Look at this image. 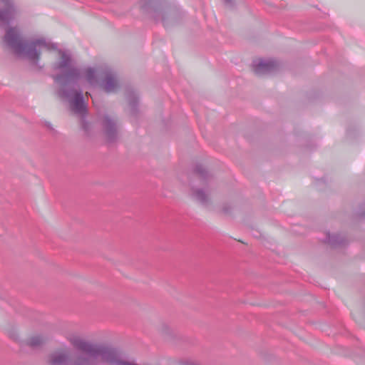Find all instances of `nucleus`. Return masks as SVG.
Wrapping results in <instances>:
<instances>
[{
    "label": "nucleus",
    "instance_id": "1",
    "mask_svg": "<svg viewBox=\"0 0 365 365\" xmlns=\"http://www.w3.org/2000/svg\"><path fill=\"white\" fill-rule=\"evenodd\" d=\"M4 42L16 56L26 57L35 64L41 57V51L38 48H44L48 51L58 50L61 60L53 64V69L61 73L51 76L54 82L58 85L56 94L62 101L69 103L74 113L81 116L86 115L87 105L79 85L82 78L81 70L73 66V60L70 53L58 49L56 43L47 41L44 38L24 40L21 30L17 26H10L6 30Z\"/></svg>",
    "mask_w": 365,
    "mask_h": 365
},
{
    "label": "nucleus",
    "instance_id": "2",
    "mask_svg": "<svg viewBox=\"0 0 365 365\" xmlns=\"http://www.w3.org/2000/svg\"><path fill=\"white\" fill-rule=\"evenodd\" d=\"M140 8L142 12L150 14L155 21H160L165 28L177 24L182 16L178 8L163 6L155 0H142Z\"/></svg>",
    "mask_w": 365,
    "mask_h": 365
},
{
    "label": "nucleus",
    "instance_id": "3",
    "mask_svg": "<svg viewBox=\"0 0 365 365\" xmlns=\"http://www.w3.org/2000/svg\"><path fill=\"white\" fill-rule=\"evenodd\" d=\"M101 126L106 142L109 144L116 142L118 137L116 120L108 115H104L101 119Z\"/></svg>",
    "mask_w": 365,
    "mask_h": 365
},
{
    "label": "nucleus",
    "instance_id": "4",
    "mask_svg": "<svg viewBox=\"0 0 365 365\" xmlns=\"http://www.w3.org/2000/svg\"><path fill=\"white\" fill-rule=\"evenodd\" d=\"M3 6L0 7V26L4 27L11 24L18 14V9L13 0H0Z\"/></svg>",
    "mask_w": 365,
    "mask_h": 365
},
{
    "label": "nucleus",
    "instance_id": "5",
    "mask_svg": "<svg viewBox=\"0 0 365 365\" xmlns=\"http://www.w3.org/2000/svg\"><path fill=\"white\" fill-rule=\"evenodd\" d=\"M71 362L69 349L64 348L56 350L48 356V365H70Z\"/></svg>",
    "mask_w": 365,
    "mask_h": 365
},
{
    "label": "nucleus",
    "instance_id": "6",
    "mask_svg": "<svg viewBox=\"0 0 365 365\" xmlns=\"http://www.w3.org/2000/svg\"><path fill=\"white\" fill-rule=\"evenodd\" d=\"M279 66L274 60H256L252 63L254 72L259 76L273 73L279 68Z\"/></svg>",
    "mask_w": 365,
    "mask_h": 365
},
{
    "label": "nucleus",
    "instance_id": "7",
    "mask_svg": "<svg viewBox=\"0 0 365 365\" xmlns=\"http://www.w3.org/2000/svg\"><path fill=\"white\" fill-rule=\"evenodd\" d=\"M210 191L204 188L192 187L191 197L199 202L201 205L207 206L210 202Z\"/></svg>",
    "mask_w": 365,
    "mask_h": 365
},
{
    "label": "nucleus",
    "instance_id": "8",
    "mask_svg": "<svg viewBox=\"0 0 365 365\" xmlns=\"http://www.w3.org/2000/svg\"><path fill=\"white\" fill-rule=\"evenodd\" d=\"M101 85L104 91L108 93L116 92L119 88V83L115 75L110 71L106 72Z\"/></svg>",
    "mask_w": 365,
    "mask_h": 365
},
{
    "label": "nucleus",
    "instance_id": "9",
    "mask_svg": "<svg viewBox=\"0 0 365 365\" xmlns=\"http://www.w3.org/2000/svg\"><path fill=\"white\" fill-rule=\"evenodd\" d=\"M325 235V242L330 245L331 247H340L347 244V240L344 235L338 233L331 234L329 232H326Z\"/></svg>",
    "mask_w": 365,
    "mask_h": 365
},
{
    "label": "nucleus",
    "instance_id": "10",
    "mask_svg": "<svg viewBox=\"0 0 365 365\" xmlns=\"http://www.w3.org/2000/svg\"><path fill=\"white\" fill-rule=\"evenodd\" d=\"M193 173L199 178L202 183L207 185L212 179V175L202 164L197 163L193 168Z\"/></svg>",
    "mask_w": 365,
    "mask_h": 365
},
{
    "label": "nucleus",
    "instance_id": "11",
    "mask_svg": "<svg viewBox=\"0 0 365 365\" xmlns=\"http://www.w3.org/2000/svg\"><path fill=\"white\" fill-rule=\"evenodd\" d=\"M84 354H79L76 355L71 360L70 365H98L96 358H93L91 355H86Z\"/></svg>",
    "mask_w": 365,
    "mask_h": 365
},
{
    "label": "nucleus",
    "instance_id": "12",
    "mask_svg": "<svg viewBox=\"0 0 365 365\" xmlns=\"http://www.w3.org/2000/svg\"><path fill=\"white\" fill-rule=\"evenodd\" d=\"M46 339L41 335L37 334L31 336L26 340L20 341V346L24 348L25 346H29L31 349H38L43 346Z\"/></svg>",
    "mask_w": 365,
    "mask_h": 365
},
{
    "label": "nucleus",
    "instance_id": "13",
    "mask_svg": "<svg viewBox=\"0 0 365 365\" xmlns=\"http://www.w3.org/2000/svg\"><path fill=\"white\" fill-rule=\"evenodd\" d=\"M126 98L130 106V114L132 115L136 116L138 113V96L136 94L135 91H128L127 93Z\"/></svg>",
    "mask_w": 365,
    "mask_h": 365
},
{
    "label": "nucleus",
    "instance_id": "14",
    "mask_svg": "<svg viewBox=\"0 0 365 365\" xmlns=\"http://www.w3.org/2000/svg\"><path fill=\"white\" fill-rule=\"evenodd\" d=\"M84 74L86 81L88 83L91 85L94 86L98 83V79L96 77V71L95 68L91 67H88L84 70Z\"/></svg>",
    "mask_w": 365,
    "mask_h": 365
},
{
    "label": "nucleus",
    "instance_id": "15",
    "mask_svg": "<svg viewBox=\"0 0 365 365\" xmlns=\"http://www.w3.org/2000/svg\"><path fill=\"white\" fill-rule=\"evenodd\" d=\"M357 216L360 218L365 217V203L360 207Z\"/></svg>",
    "mask_w": 365,
    "mask_h": 365
},
{
    "label": "nucleus",
    "instance_id": "16",
    "mask_svg": "<svg viewBox=\"0 0 365 365\" xmlns=\"http://www.w3.org/2000/svg\"><path fill=\"white\" fill-rule=\"evenodd\" d=\"M232 210V207L228 204H225L222 206V210L225 214H229Z\"/></svg>",
    "mask_w": 365,
    "mask_h": 365
},
{
    "label": "nucleus",
    "instance_id": "17",
    "mask_svg": "<svg viewBox=\"0 0 365 365\" xmlns=\"http://www.w3.org/2000/svg\"><path fill=\"white\" fill-rule=\"evenodd\" d=\"M9 336L15 341H18L20 344V341H21L19 339V336L17 333L16 332H11L9 333Z\"/></svg>",
    "mask_w": 365,
    "mask_h": 365
},
{
    "label": "nucleus",
    "instance_id": "18",
    "mask_svg": "<svg viewBox=\"0 0 365 365\" xmlns=\"http://www.w3.org/2000/svg\"><path fill=\"white\" fill-rule=\"evenodd\" d=\"M223 1L225 3V4L230 8H232L235 6V3H234L233 0H223Z\"/></svg>",
    "mask_w": 365,
    "mask_h": 365
},
{
    "label": "nucleus",
    "instance_id": "19",
    "mask_svg": "<svg viewBox=\"0 0 365 365\" xmlns=\"http://www.w3.org/2000/svg\"><path fill=\"white\" fill-rule=\"evenodd\" d=\"M356 131V130L355 128H349L346 131V135H347V137L349 138H351L354 133Z\"/></svg>",
    "mask_w": 365,
    "mask_h": 365
},
{
    "label": "nucleus",
    "instance_id": "20",
    "mask_svg": "<svg viewBox=\"0 0 365 365\" xmlns=\"http://www.w3.org/2000/svg\"><path fill=\"white\" fill-rule=\"evenodd\" d=\"M82 128H83V130L87 131L88 130V123L86 122V120H83V122H82Z\"/></svg>",
    "mask_w": 365,
    "mask_h": 365
},
{
    "label": "nucleus",
    "instance_id": "21",
    "mask_svg": "<svg viewBox=\"0 0 365 365\" xmlns=\"http://www.w3.org/2000/svg\"><path fill=\"white\" fill-rule=\"evenodd\" d=\"M46 125L47 128H48L49 129L51 130H53V128H52V125L51 124V123H46Z\"/></svg>",
    "mask_w": 365,
    "mask_h": 365
}]
</instances>
